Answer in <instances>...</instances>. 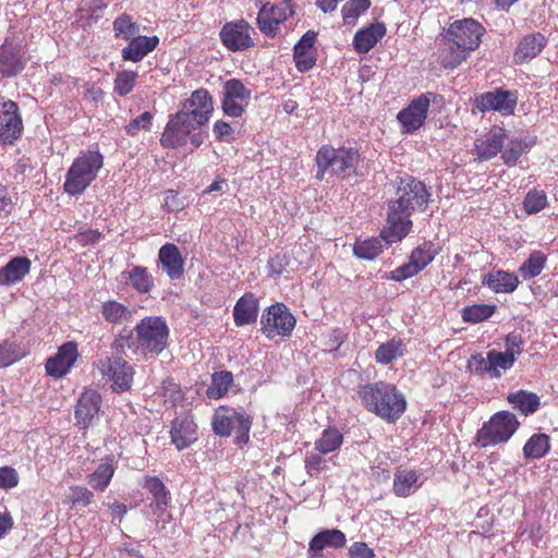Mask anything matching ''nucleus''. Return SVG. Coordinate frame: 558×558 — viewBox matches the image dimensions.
Returning <instances> with one entry per match:
<instances>
[{
	"label": "nucleus",
	"mask_w": 558,
	"mask_h": 558,
	"mask_svg": "<svg viewBox=\"0 0 558 558\" xmlns=\"http://www.w3.org/2000/svg\"><path fill=\"white\" fill-rule=\"evenodd\" d=\"M430 194L421 180L405 175L396 181V198L388 203L387 226L380 235L388 244L405 238L412 230L410 217L427 208Z\"/></svg>",
	"instance_id": "obj_1"
},
{
	"label": "nucleus",
	"mask_w": 558,
	"mask_h": 558,
	"mask_svg": "<svg viewBox=\"0 0 558 558\" xmlns=\"http://www.w3.org/2000/svg\"><path fill=\"white\" fill-rule=\"evenodd\" d=\"M134 331L136 337L133 330L121 329L111 342V350L125 353V349H130L135 356L147 361L161 354L169 344V327L159 316L144 317L136 324Z\"/></svg>",
	"instance_id": "obj_2"
},
{
	"label": "nucleus",
	"mask_w": 558,
	"mask_h": 558,
	"mask_svg": "<svg viewBox=\"0 0 558 558\" xmlns=\"http://www.w3.org/2000/svg\"><path fill=\"white\" fill-rule=\"evenodd\" d=\"M485 27L472 17L450 23L442 40L446 46L440 56V64L446 70H454L464 62L482 44Z\"/></svg>",
	"instance_id": "obj_3"
},
{
	"label": "nucleus",
	"mask_w": 558,
	"mask_h": 558,
	"mask_svg": "<svg viewBox=\"0 0 558 558\" xmlns=\"http://www.w3.org/2000/svg\"><path fill=\"white\" fill-rule=\"evenodd\" d=\"M356 395L367 412L388 423L397 422L407 410L404 395L396 385L384 380L360 385Z\"/></svg>",
	"instance_id": "obj_4"
},
{
	"label": "nucleus",
	"mask_w": 558,
	"mask_h": 558,
	"mask_svg": "<svg viewBox=\"0 0 558 558\" xmlns=\"http://www.w3.org/2000/svg\"><path fill=\"white\" fill-rule=\"evenodd\" d=\"M362 160L361 154L355 147L340 146L335 148L329 144L323 145L315 157L316 178L323 180L327 171L343 179L356 177Z\"/></svg>",
	"instance_id": "obj_5"
},
{
	"label": "nucleus",
	"mask_w": 558,
	"mask_h": 558,
	"mask_svg": "<svg viewBox=\"0 0 558 558\" xmlns=\"http://www.w3.org/2000/svg\"><path fill=\"white\" fill-rule=\"evenodd\" d=\"M104 166V156L99 150H84L70 166L63 183V191L72 196L80 195L97 178Z\"/></svg>",
	"instance_id": "obj_6"
},
{
	"label": "nucleus",
	"mask_w": 558,
	"mask_h": 558,
	"mask_svg": "<svg viewBox=\"0 0 558 558\" xmlns=\"http://www.w3.org/2000/svg\"><path fill=\"white\" fill-rule=\"evenodd\" d=\"M517 416L509 411H499L490 416L477 430L476 440L482 448L507 442L519 428Z\"/></svg>",
	"instance_id": "obj_7"
},
{
	"label": "nucleus",
	"mask_w": 558,
	"mask_h": 558,
	"mask_svg": "<svg viewBox=\"0 0 558 558\" xmlns=\"http://www.w3.org/2000/svg\"><path fill=\"white\" fill-rule=\"evenodd\" d=\"M123 354L116 353L114 356H105L95 363L101 377L110 383V388L114 393L130 391L134 381L135 369L123 357Z\"/></svg>",
	"instance_id": "obj_8"
},
{
	"label": "nucleus",
	"mask_w": 558,
	"mask_h": 558,
	"mask_svg": "<svg viewBox=\"0 0 558 558\" xmlns=\"http://www.w3.org/2000/svg\"><path fill=\"white\" fill-rule=\"evenodd\" d=\"M296 325L294 315L283 303H275L264 310L260 317V332L268 339L289 338Z\"/></svg>",
	"instance_id": "obj_9"
},
{
	"label": "nucleus",
	"mask_w": 558,
	"mask_h": 558,
	"mask_svg": "<svg viewBox=\"0 0 558 558\" xmlns=\"http://www.w3.org/2000/svg\"><path fill=\"white\" fill-rule=\"evenodd\" d=\"M253 26L244 19L230 21L223 24L219 38L221 44L232 52L244 51L255 46Z\"/></svg>",
	"instance_id": "obj_10"
},
{
	"label": "nucleus",
	"mask_w": 558,
	"mask_h": 558,
	"mask_svg": "<svg viewBox=\"0 0 558 558\" xmlns=\"http://www.w3.org/2000/svg\"><path fill=\"white\" fill-rule=\"evenodd\" d=\"M518 104L517 92L502 87L485 92L475 97V107L480 112L497 111L502 116L514 113Z\"/></svg>",
	"instance_id": "obj_11"
},
{
	"label": "nucleus",
	"mask_w": 558,
	"mask_h": 558,
	"mask_svg": "<svg viewBox=\"0 0 558 558\" xmlns=\"http://www.w3.org/2000/svg\"><path fill=\"white\" fill-rule=\"evenodd\" d=\"M251 90L236 78L228 80L223 85L221 107L223 113L231 118H240L251 100Z\"/></svg>",
	"instance_id": "obj_12"
},
{
	"label": "nucleus",
	"mask_w": 558,
	"mask_h": 558,
	"mask_svg": "<svg viewBox=\"0 0 558 558\" xmlns=\"http://www.w3.org/2000/svg\"><path fill=\"white\" fill-rule=\"evenodd\" d=\"M432 98H435V94H422L414 98L408 107L399 111L397 119L401 124L403 133H413L424 124Z\"/></svg>",
	"instance_id": "obj_13"
},
{
	"label": "nucleus",
	"mask_w": 558,
	"mask_h": 558,
	"mask_svg": "<svg viewBox=\"0 0 558 558\" xmlns=\"http://www.w3.org/2000/svg\"><path fill=\"white\" fill-rule=\"evenodd\" d=\"M194 130L195 124L189 120V116L177 112L167 122L160 136V145L171 149L182 147L187 143V138Z\"/></svg>",
	"instance_id": "obj_14"
},
{
	"label": "nucleus",
	"mask_w": 558,
	"mask_h": 558,
	"mask_svg": "<svg viewBox=\"0 0 558 558\" xmlns=\"http://www.w3.org/2000/svg\"><path fill=\"white\" fill-rule=\"evenodd\" d=\"M27 63L26 50L11 38L0 46V73L3 77H13L21 73Z\"/></svg>",
	"instance_id": "obj_15"
},
{
	"label": "nucleus",
	"mask_w": 558,
	"mask_h": 558,
	"mask_svg": "<svg viewBox=\"0 0 558 558\" xmlns=\"http://www.w3.org/2000/svg\"><path fill=\"white\" fill-rule=\"evenodd\" d=\"M213 111L214 102L209 92L205 88H198L183 102V108L178 112H183L189 116L191 122L202 126L209 121Z\"/></svg>",
	"instance_id": "obj_16"
},
{
	"label": "nucleus",
	"mask_w": 558,
	"mask_h": 558,
	"mask_svg": "<svg viewBox=\"0 0 558 558\" xmlns=\"http://www.w3.org/2000/svg\"><path fill=\"white\" fill-rule=\"evenodd\" d=\"M293 14L289 1L276 4H262L257 14V26L265 35H276L279 24Z\"/></svg>",
	"instance_id": "obj_17"
},
{
	"label": "nucleus",
	"mask_w": 558,
	"mask_h": 558,
	"mask_svg": "<svg viewBox=\"0 0 558 558\" xmlns=\"http://www.w3.org/2000/svg\"><path fill=\"white\" fill-rule=\"evenodd\" d=\"M77 359V343L68 341L60 345L57 353L46 361V373L53 378H62L71 371Z\"/></svg>",
	"instance_id": "obj_18"
},
{
	"label": "nucleus",
	"mask_w": 558,
	"mask_h": 558,
	"mask_svg": "<svg viewBox=\"0 0 558 558\" xmlns=\"http://www.w3.org/2000/svg\"><path fill=\"white\" fill-rule=\"evenodd\" d=\"M22 118L16 102L3 101L0 108V144H13L21 136Z\"/></svg>",
	"instance_id": "obj_19"
},
{
	"label": "nucleus",
	"mask_w": 558,
	"mask_h": 558,
	"mask_svg": "<svg viewBox=\"0 0 558 558\" xmlns=\"http://www.w3.org/2000/svg\"><path fill=\"white\" fill-rule=\"evenodd\" d=\"M506 130L501 126L494 125L482 137L474 142V154L480 160H489L501 151L506 140Z\"/></svg>",
	"instance_id": "obj_20"
},
{
	"label": "nucleus",
	"mask_w": 558,
	"mask_h": 558,
	"mask_svg": "<svg viewBox=\"0 0 558 558\" xmlns=\"http://www.w3.org/2000/svg\"><path fill=\"white\" fill-rule=\"evenodd\" d=\"M143 487L153 496L149 504L151 514L163 519L171 505V493L158 476H145Z\"/></svg>",
	"instance_id": "obj_21"
},
{
	"label": "nucleus",
	"mask_w": 558,
	"mask_h": 558,
	"mask_svg": "<svg viewBox=\"0 0 558 558\" xmlns=\"http://www.w3.org/2000/svg\"><path fill=\"white\" fill-rule=\"evenodd\" d=\"M345 534L338 529H325L315 534L307 549V558H324L325 548H342L345 546Z\"/></svg>",
	"instance_id": "obj_22"
},
{
	"label": "nucleus",
	"mask_w": 558,
	"mask_h": 558,
	"mask_svg": "<svg viewBox=\"0 0 558 558\" xmlns=\"http://www.w3.org/2000/svg\"><path fill=\"white\" fill-rule=\"evenodd\" d=\"M101 405V396L94 389H88L82 392L76 405L74 415L77 424L87 427L92 424L93 420L97 417Z\"/></svg>",
	"instance_id": "obj_23"
},
{
	"label": "nucleus",
	"mask_w": 558,
	"mask_h": 558,
	"mask_svg": "<svg viewBox=\"0 0 558 558\" xmlns=\"http://www.w3.org/2000/svg\"><path fill=\"white\" fill-rule=\"evenodd\" d=\"M170 437L177 449L183 450L197 440V425L190 415L175 417L171 424Z\"/></svg>",
	"instance_id": "obj_24"
},
{
	"label": "nucleus",
	"mask_w": 558,
	"mask_h": 558,
	"mask_svg": "<svg viewBox=\"0 0 558 558\" xmlns=\"http://www.w3.org/2000/svg\"><path fill=\"white\" fill-rule=\"evenodd\" d=\"M317 34L307 31L294 47L293 59L300 72L311 70L316 63V49L314 47Z\"/></svg>",
	"instance_id": "obj_25"
},
{
	"label": "nucleus",
	"mask_w": 558,
	"mask_h": 558,
	"mask_svg": "<svg viewBox=\"0 0 558 558\" xmlns=\"http://www.w3.org/2000/svg\"><path fill=\"white\" fill-rule=\"evenodd\" d=\"M158 260L171 280H179L184 275V258L173 243L163 244L158 252Z\"/></svg>",
	"instance_id": "obj_26"
},
{
	"label": "nucleus",
	"mask_w": 558,
	"mask_h": 558,
	"mask_svg": "<svg viewBox=\"0 0 558 558\" xmlns=\"http://www.w3.org/2000/svg\"><path fill=\"white\" fill-rule=\"evenodd\" d=\"M259 313V301L252 292L244 293L233 307V320L236 327L255 324Z\"/></svg>",
	"instance_id": "obj_27"
},
{
	"label": "nucleus",
	"mask_w": 558,
	"mask_h": 558,
	"mask_svg": "<svg viewBox=\"0 0 558 558\" xmlns=\"http://www.w3.org/2000/svg\"><path fill=\"white\" fill-rule=\"evenodd\" d=\"M159 45L158 36L137 35L121 50L124 61L140 62Z\"/></svg>",
	"instance_id": "obj_28"
},
{
	"label": "nucleus",
	"mask_w": 558,
	"mask_h": 558,
	"mask_svg": "<svg viewBox=\"0 0 558 558\" xmlns=\"http://www.w3.org/2000/svg\"><path fill=\"white\" fill-rule=\"evenodd\" d=\"M547 45V39L542 33L525 35L519 43L513 53V61L522 64L537 57Z\"/></svg>",
	"instance_id": "obj_29"
},
{
	"label": "nucleus",
	"mask_w": 558,
	"mask_h": 558,
	"mask_svg": "<svg viewBox=\"0 0 558 558\" xmlns=\"http://www.w3.org/2000/svg\"><path fill=\"white\" fill-rule=\"evenodd\" d=\"M31 267L32 262L27 257L11 258L5 266L0 268V287L13 286L22 281L29 274Z\"/></svg>",
	"instance_id": "obj_30"
},
{
	"label": "nucleus",
	"mask_w": 558,
	"mask_h": 558,
	"mask_svg": "<svg viewBox=\"0 0 558 558\" xmlns=\"http://www.w3.org/2000/svg\"><path fill=\"white\" fill-rule=\"evenodd\" d=\"M386 26L384 23H372L369 26L357 31L353 38V46L356 52L367 53L385 36Z\"/></svg>",
	"instance_id": "obj_31"
},
{
	"label": "nucleus",
	"mask_w": 558,
	"mask_h": 558,
	"mask_svg": "<svg viewBox=\"0 0 558 558\" xmlns=\"http://www.w3.org/2000/svg\"><path fill=\"white\" fill-rule=\"evenodd\" d=\"M482 283L495 293H512L519 287V278L513 272L506 270H492L484 278Z\"/></svg>",
	"instance_id": "obj_32"
},
{
	"label": "nucleus",
	"mask_w": 558,
	"mask_h": 558,
	"mask_svg": "<svg viewBox=\"0 0 558 558\" xmlns=\"http://www.w3.org/2000/svg\"><path fill=\"white\" fill-rule=\"evenodd\" d=\"M116 473L114 456H106L96 470L87 475V483L97 492H105Z\"/></svg>",
	"instance_id": "obj_33"
},
{
	"label": "nucleus",
	"mask_w": 558,
	"mask_h": 558,
	"mask_svg": "<svg viewBox=\"0 0 558 558\" xmlns=\"http://www.w3.org/2000/svg\"><path fill=\"white\" fill-rule=\"evenodd\" d=\"M101 316L108 324L122 325L129 323L135 310L130 308L117 300H107L100 307Z\"/></svg>",
	"instance_id": "obj_34"
},
{
	"label": "nucleus",
	"mask_w": 558,
	"mask_h": 558,
	"mask_svg": "<svg viewBox=\"0 0 558 558\" xmlns=\"http://www.w3.org/2000/svg\"><path fill=\"white\" fill-rule=\"evenodd\" d=\"M537 143L536 136L527 138H510L501 153V159L508 167H513L523 154H526Z\"/></svg>",
	"instance_id": "obj_35"
},
{
	"label": "nucleus",
	"mask_w": 558,
	"mask_h": 558,
	"mask_svg": "<svg viewBox=\"0 0 558 558\" xmlns=\"http://www.w3.org/2000/svg\"><path fill=\"white\" fill-rule=\"evenodd\" d=\"M417 481L418 474L415 470L397 468L393 475L392 492L397 497L407 498L414 492Z\"/></svg>",
	"instance_id": "obj_36"
},
{
	"label": "nucleus",
	"mask_w": 558,
	"mask_h": 558,
	"mask_svg": "<svg viewBox=\"0 0 558 558\" xmlns=\"http://www.w3.org/2000/svg\"><path fill=\"white\" fill-rule=\"evenodd\" d=\"M122 276L129 280L137 293H149L155 287L153 276L144 266H133L130 270L123 271Z\"/></svg>",
	"instance_id": "obj_37"
},
{
	"label": "nucleus",
	"mask_w": 558,
	"mask_h": 558,
	"mask_svg": "<svg viewBox=\"0 0 558 558\" xmlns=\"http://www.w3.org/2000/svg\"><path fill=\"white\" fill-rule=\"evenodd\" d=\"M405 353V344L402 339L392 338L381 343L375 351L374 357L378 364L388 365Z\"/></svg>",
	"instance_id": "obj_38"
},
{
	"label": "nucleus",
	"mask_w": 558,
	"mask_h": 558,
	"mask_svg": "<svg viewBox=\"0 0 558 558\" xmlns=\"http://www.w3.org/2000/svg\"><path fill=\"white\" fill-rule=\"evenodd\" d=\"M507 401L513 404L522 414L530 415L535 413L541 405L539 398L536 393L520 389L510 392L507 396Z\"/></svg>",
	"instance_id": "obj_39"
},
{
	"label": "nucleus",
	"mask_w": 558,
	"mask_h": 558,
	"mask_svg": "<svg viewBox=\"0 0 558 558\" xmlns=\"http://www.w3.org/2000/svg\"><path fill=\"white\" fill-rule=\"evenodd\" d=\"M512 353H506L497 350L488 351V362L490 367V378L498 379L504 373L511 369L515 363Z\"/></svg>",
	"instance_id": "obj_40"
},
{
	"label": "nucleus",
	"mask_w": 558,
	"mask_h": 558,
	"mask_svg": "<svg viewBox=\"0 0 558 558\" xmlns=\"http://www.w3.org/2000/svg\"><path fill=\"white\" fill-rule=\"evenodd\" d=\"M112 29L117 39L129 41L138 35L140 25L129 13L124 12L113 20Z\"/></svg>",
	"instance_id": "obj_41"
},
{
	"label": "nucleus",
	"mask_w": 558,
	"mask_h": 558,
	"mask_svg": "<svg viewBox=\"0 0 558 558\" xmlns=\"http://www.w3.org/2000/svg\"><path fill=\"white\" fill-rule=\"evenodd\" d=\"M343 442V435L336 427H327L315 441V449L320 454H328L338 450Z\"/></svg>",
	"instance_id": "obj_42"
},
{
	"label": "nucleus",
	"mask_w": 558,
	"mask_h": 558,
	"mask_svg": "<svg viewBox=\"0 0 558 558\" xmlns=\"http://www.w3.org/2000/svg\"><path fill=\"white\" fill-rule=\"evenodd\" d=\"M233 384V375L229 371L215 372L211 375V383L206 390L209 399H220L228 392Z\"/></svg>",
	"instance_id": "obj_43"
},
{
	"label": "nucleus",
	"mask_w": 558,
	"mask_h": 558,
	"mask_svg": "<svg viewBox=\"0 0 558 558\" xmlns=\"http://www.w3.org/2000/svg\"><path fill=\"white\" fill-rule=\"evenodd\" d=\"M496 311V304H472L461 310V317L464 323L478 324L489 319Z\"/></svg>",
	"instance_id": "obj_44"
},
{
	"label": "nucleus",
	"mask_w": 558,
	"mask_h": 558,
	"mask_svg": "<svg viewBox=\"0 0 558 558\" xmlns=\"http://www.w3.org/2000/svg\"><path fill=\"white\" fill-rule=\"evenodd\" d=\"M547 263L546 255L541 251H533L529 258L519 267V274L523 280H530L537 277Z\"/></svg>",
	"instance_id": "obj_45"
},
{
	"label": "nucleus",
	"mask_w": 558,
	"mask_h": 558,
	"mask_svg": "<svg viewBox=\"0 0 558 558\" xmlns=\"http://www.w3.org/2000/svg\"><path fill=\"white\" fill-rule=\"evenodd\" d=\"M550 450L549 436L546 434H534L523 447V454L526 459H539Z\"/></svg>",
	"instance_id": "obj_46"
},
{
	"label": "nucleus",
	"mask_w": 558,
	"mask_h": 558,
	"mask_svg": "<svg viewBox=\"0 0 558 558\" xmlns=\"http://www.w3.org/2000/svg\"><path fill=\"white\" fill-rule=\"evenodd\" d=\"M381 236L361 240L357 239L353 245V254L357 258L373 260L383 252Z\"/></svg>",
	"instance_id": "obj_47"
},
{
	"label": "nucleus",
	"mask_w": 558,
	"mask_h": 558,
	"mask_svg": "<svg viewBox=\"0 0 558 558\" xmlns=\"http://www.w3.org/2000/svg\"><path fill=\"white\" fill-rule=\"evenodd\" d=\"M371 7V0H349L341 8L344 25H355L357 19Z\"/></svg>",
	"instance_id": "obj_48"
},
{
	"label": "nucleus",
	"mask_w": 558,
	"mask_h": 558,
	"mask_svg": "<svg viewBox=\"0 0 558 558\" xmlns=\"http://www.w3.org/2000/svg\"><path fill=\"white\" fill-rule=\"evenodd\" d=\"M94 493L85 486L73 485L65 496L63 504L71 508L87 507L94 501Z\"/></svg>",
	"instance_id": "obj_49"
},
{
	"label": "nucleus",
	"mask_w": 558,
	"mask_h": 558,
	"mask_svg": "<svg viewBox=\"0 0 558 558\" xmlns=\"http://www.w3.org/2000/svg\"><path fill=\"white\" fill-rule=\"evenodd\" d=\"M436 256L434 244L430 242H424L414 248L410 255L412 264L422 271L427 265H429Z\"/></svg>",
	"instance_id": "obj_50"
},
{
	"label": "nucleus",
	"mask_w": 558,
	"mask_h": 558,
	"mask_svg": "<svg viewBox=\"0 0 558 558\" xmlns=\"http://www.w3.org/2000/svg\"><path fill=\"white\" fill-rule=\"evenodd\" d=\"M548 205L547 195L543 190L529 191L523 199V209L526 214H537Z\"/></svg>",
	"instance_id": "obj_51"
},
{
	"label": "nucleus",
	"mask_w": 558,
	"mask_h": 558,
	"mask_svg": "<svg viewBox=\"0 0 558 558\" xmlns=\"http://www.w3.org/2000/svg\"><path fill=\"white\" fill-rule=\"evenodd\" d=\"M233 430L235 434L234 442L238 446L246 445L250 440V430L252 426V418L243 413L234 411Z\"/></svg>",
	"instance_id": "obj_52"
},
{
	"label": "nucleus",
	"mask_w": 558,
	"mask_h": 558,
	"mask_svg": "<svg viewBox=\"0 0 558 558\" xmlns=\"http://www.w3.org/2000/svg\"><path fill=\"white\" fill-rule=\"evenodd\" d=\"M137 72L132 70H123L120 71L114 78V87L113 90L119 96L123 97L132 93L134 89Z\"/></svg>",
	"instance_id": "obj_53"
},
{
	"label": "nucleus",
	"mask_w": 558,
	"mask_h": 558,
	"mask_svg": "<svg viewBox=\"0 0 558 558\" xmlns=\"http://www.w3.org/2000/svg\"><path fill=\"white\" fill-rule=\"evenodd\" d=\"M160 393L165 398V401L169 402L172 407L181 403L184 399V393L181 387L172 379H166L162 381Z\"/></svg>",
	"instance_id": "obj_54"
},
{
	"label": "nucleus",
	"mask_w": 558,
	"mask_h": 558,
	"mask_svg": "<svg viewBox=\"0 0 558 558\" xmlns=\"http://www.w3.org/2000/svg\"><path fill=\"white\" fill-rule=\"evenodd\" d=\"M290 260L287 254L277 253L267 262L268 277L277 279L281 277L289 268Z\"/></svg>",
	"instance_id": "obj_55"
},
{
	"label": "nucleus",
	"mask_w": 558,
	"mask_h": 558,
	"mask_svg": "<svg viewBox=\"0 0 558 558\" xmlns=\"http://www.w3.org/2000/svg\"><path fill=\"white\" fill-rule=\"evenodd\" d=\"M153 114L148 111L143 112L132 119L125 126V133L130 136H136L140 131H149L153 125Z\"/></svg>",
	"instance_id": "obj_56"
},
{
	"label": "nucleus",
	"mask_w": 558,
	"mask_h": 558,
	"mask_svg": "<svg viewBox=\"0 0 558 558\" xmlns=\"http://www.w3.org/2000/svg\"><path fill=\"white\" fill-rule=\"evenodd\" d=\"M23 356L19 345L14 342L3 341L0 343V367H7Z\"/></svg>",
	"instance_id": "obj_57"
},
{
	"label": "nucleus",
	"mask_w": 558,
	"mask_h": 558,
	"mask_svg": "<svg viewBox=\"0 0 558 558\" xmlns=\"http://www.w3.org/2000/svg\"><path fill=\"white\" fill-rule=\"evenodd\" d=\"M234 421V412L229 415H217L213 422V429L219 436H230L233 430Z\"/></svg>",
	"instance_id": "obj_58"
},
{
	"label": "nucleus",
	"mask_w": 558,
	"mask_h": 558,
	"mask_svg": "<svg viewBox=\"0 0 558 558\" xmlns=\"http://www.w3.org/2000/svg\"><path fill=\"white\" fill-rule=\"evenodd\" d=\"M20 476L17 471L12 466L0 468V488L9 490L19 485Z\"/></svg>",
	"instance_id": "obj_59"
},
{
	"label": "nucleus",
	"mask_w": 558,
	"mask_h": 558,
	"mask_svg": "<svg viewBox=\"0 0 558 558\" xmlns=\"http://www.w3.org/2000/svg\"><path fill=\"white\" fill-rule=\"evenodd\" d=\"M162 206L168 213H179L185 208V203L177 191L168 190Z\"/></svg>",
	"instance_id": "obj_60"
},
{
	"label": "nucleus",
	"mask_w": 558,
	"mask_h": 558,
	"mask_svg": "<svg viewBox=\"0 0 558 558\" xmlns=\"http://www.w3.org/2000/svg\"><path fill=\"white\" fill-rule=\"evenodd\" d=\"M420 270L412 264V262L409 259L408 263L397 267L395 270L390 271V274L387 276L388 279H391L393 281H402L409 278H412L413 276L417 275Z\"/></svg>",
	"instance_id": "obj_61"
},
{
	"label": "nucleus",
	"mask_w": 558,
	"mask_h": 558,
	"mask_svg": "<svg viewBox=\"0 0 558 558\" xmlns=\"http://www.w3.org/2000/svg\"><path fill=\"white\" fill-rule=\"evenodd\" d=\"M544 535L545 530L539 522L531 523L521 532V536H525L526 541L536 547L539 546Z\"/></svg>",
	"instance_id": "obj_62"
},
{
	"label": "nucleus",
	"mask_w": 558,
	"mask_h": 558,
	"mask_svg": "<svg viewBox=\"0 0 558 558\" xmlns=\"http://www.w3.org/2000/svg\"><path fill=\"white\" fill-rule=\"evenodd\" d=\"M213 132L215 134V137L220 142L231 143L234 140V131L232 126L230 125V123L223 120H218L215 122Z\"/></svg>",
	"instance_id": "obj_63"
},
{
	"label": "nucleus",
	"mask_w": 558,
	"mask_h": 558,
	"mask_svg": "<svg viewBox=\"0 0 558 558\" xmlns=\"http://www.w3.org/2000/svg\"><path fill=\"white\" fill-rule=\"evenodd\" d=\"M326 460L317 453L307 456L304 460V466L310 476H317L324 469Z\"/></svg>",
	"instance_id": "obj_64"
}]
</instances>
